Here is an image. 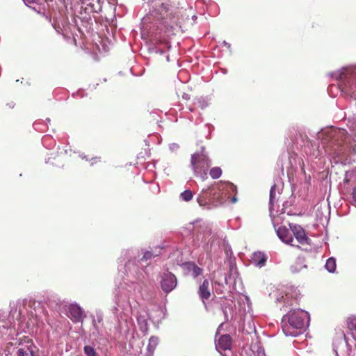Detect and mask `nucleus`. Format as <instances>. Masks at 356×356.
I'll return each instance as SVG.
<instances>
[{
  "label": "nucleus",
  "mask_w": 356,
  "mask_h": 356,
  "mask_svg": "<svg viewBox=\"0 0 356 356\" xmlns=\"http://www.w3.org/2000/svg\"><path fill=\"white\" fill-rule=\"evenodd\" d=\"M177 286V278L171 273H164L161 277V286L165 293L172 291Z\"/></svg>",
  "instance_id": "nucleus-14"
},
{
  "label": "nucleus",
  "mask_w": 356,
  "mask_h": 356,
  "mask_svg": "<svg viewBox=\"0 0 356 356\" xmlns=\"http://www.w3.org/2000/svg\"><path fill=\"white\" fill-rule=\"evenodd\" d=\"M156 52L158 53V54H163L164 51L163 50H161V49H157L156 51Z\"/></svg>",
  "instance_id": "nucleus-41"
},
{
  "label": "nucleus",
  "mask_w": 356,
  "mask_h": 356,
  "mask_svg": "<svg viewBox=\"0 0 356 356\" xmlns=\"http://www.w3.org/2000/svg\"><path fill=\"white\" fill-rule=\"evenodd\" d=\"M291 270L292 273H295L299 272L300 270V268H297L296 266H291Z\"/></svg>",
  "instance_id": "nucleus-35"
},
{
  "label": "nucleus",
  "mask_w": 356,
  "mask_h": 356,
  "mask_svg": "<svg viewBox=\"0 0 356 356\" xmlns=\"http://www.w3.org/2000/svg\"><path fill=\"white\" fill-rule=\"evenodd\" d=\"M352 196L354 203L356 204V186L353 189Z\"/></svg>",
  "instance_id": "nucleus-34"
},
{
  "label": "nucleus",
  "mask_w": 356,
  "mask_h": 356,
  "mask_svg": "<svg viewBox=\"0 0 356 356\" xmlns=\"http://www.w3.org/2000/svg\"><path fill=\"white\" fill-rule=\"evenodd\" d=\"M194 230L197 232V239L201 241L204 246L212 244L211 227L209 224L202 222L201 220H197L192 222Z\"/></svg>",
  "instance_id": "nucleus-8"
},
{
  "label": "nucleus",
  "mask_w": 356,
  "mask_h": 356,
  "mask_svg": "<svg viewBox=\"0 0 356 356\" xmlns=\"http://www.w3.org/2000/svg\"><path fill=\"white\" fill-rule=\"evenodd\" d=\"M232 193H236V186L231 182L220 181L203 188L197 197V202L202 208L211 209L222 204Z\"/></svg>",
  "instance_id": "nucleus-2"
},
{
  "label": "nucleus",
  "mask_w": 356,
  "mask_h": 356,
  "mask_svg": "<svg viewBox=\"0 0 356 356\" xmlns=\"http://www.w3.org/2000/svg\"><path fill=\"white\" fill-rule=\"evenodd\" d=\"M137 321H138V323L139 327H140V330L145 334H146L147 333V331H148V325H147V320L145 318L144 316H139L138 317V318H137Z\"/></svg>",
  "instance_id": "nucleus-26"
},
{
  "label": "nucleus",
  "mask_w": 356,
  "mask_h": 356,
  "mask_svg": "<svg viewBox=\"0 0 356 356\" xmlns=\"http://www.w3.org/2000/svg\"><path fill=\"white\" fill-rule=\"evenodd\" d=\"M275 184L273 185L270 190V197H269V211L270 217H273L272 212L273 210V206L275 199Z\"/></svg>",
  "instance_id": "nucleus-24"
},
{
  "label": "nucleus",
  "mask_w": 356,
  "mask_h": 356,
  "mask_svg": "<svg viewBox=\"0 0 356 356\" xmlns=\"http://www.w3.org/2000/svg\"><path fill=\"white\" fill-rule=\"evenodd\" d=\"M29 326H30V324H29V322H27V323H26V325H25V326H23V325H20V327H21V328H20V329H21V331L24 332V331H25V328H26V327H29Z\"/></svg>",
  "instance_id": "nucleus-36"
},
{
  "label": "nucleus",
  "mask_w": 356,
  "mask_h": 356,
  "mask_svg": "<svg viewBox=\"0 0 356 356\" xmlns=\"http://www.w3.org/2000/svg\"><path fill=\"white\" fill-rule=\"evenodd\" d=\"M201 107L203 108H204V107H205V105H204V104H202V105L201 106Z\"/></svg>",
  "instance_id": "nucleus-45"
},
{
  "label": "nucleus",
  "mask_w": 356,
  "mask_h": 356,
  "mask_svg": "<svg viewBox=\"0 0 356 356\" xmlns=\"http://www.w3.org/2000/svg\"><path fill=\"white\" fill-rule=\"evenodd\" d=\"M0 334L6 336L7 339H13L18 334L14 325V316L11 314H0Z\"/></svg>",
  "instance_id": "nucleus-9"
},
{
  "label": "nucleus",
  "mask_w": 356,
  "mask_h": 356,
  "mask_svg": "<svg viewBox=\"0 0 356 356\" xmlns=\"http://www.w3.org/2000/svg\"><path fill=\"white\" fill-rule=\"evenodd\" d=\"M276 233L280 239L284 243L295 246L292 243L293 241V238L291 231L288 229L286 227H280L277 229H276Z\"/></svg>",
  "instance_id": "nucleus-17"
},
{
  "label": "nucleus",
  "mask_w": 356,
  "mask_h": 356,
  "mask_svg": "<svg viewBox=\"0 0 356 356\" xmlns=\"http://www.w3.org/2000/svg\"><path fill=\"white\" fill-rule=\"evenodd\" d=\"M169 148L171 152H177L179 148V145L177 143H171L169 145Z\"/></svg>",
  "instance_id": "nucleus-32"
},
{
  "label": "nucleus",
  "mask_w": 356,
  "mask_h": 356,
  "mask_svg": "<svg viewBox=\"0 0 356 356\" xmlns=\"http://www.w3.org/2000/svg\"><path fill=\"white\" fill-rule=\"evenodd\" d=\"M223 44H224L225 46L227 47L228 48L231 47L230 44L227 43L226 41H224Z\"/></svg>",
  "instance_id": "nucleus-39"
},
{
  "label": "nucleus",
  "mask_w": 356,
  "mask_h": 356,
  "mask_svg": "<svg viewBox=\"0 0 356 356\" xmlns=\"http://www.w3.org/2000/svg\"><path fill=\"white\" fill-rule=\"evenodd\" d=\"M290 229L293 235L296 238L297 241L301 245L309 243V238L307 236L306 233L303 228L296 224H290Z\"/></svg>",
  "instance_id": "nucleus-16"
},
{
  "label": "nucleus",
  "mask_w": 356,
  "mask_h": 356,
  "mask_svg": "<svg viewBox=\"0 0 356 356\" xmlns=\"http://www.w3.org/2000/svg\"><path fill=\"white\" fill-rule=\"evenodd\" d=\"M166 60H167V61H170L169 56H166Z\"/></svg>",
  "instance_id": "nucleus-42"
},
{
  "label": "nucleus",
  "mask_w": 356,
  "mask_h": 356,
  "mask_svg": "<svg viewBox=\"0 0 356 356\" xmlns=\"http://www.w3.org/2000/svg\"><path fill=\"white\" fill-rule=\"evenodd\" d=\"M13 353L14 356H36V347L31 340L26 337L17 342Z\"/></svg>",
  "instance_id": "nucleus-10"
},
{
  "label": "nucleus",
  "mask_w": 356,
  "mask_h": 356,
  "mask_svg": "<svg viewBox=\"0 0 356 356\" xmlns=\"http://www.w3.org/2000/svg\"><path fill=\"white\" fill-rule=\"evenodd\" d=\"M81 157H82V159H86V160L88 159L86 158V156H81Z\"/></svg>",
  "instance_id": "nucleus-44"
},
{
  "label": "nucleus",
  "mask_w": 356,
  "mask_h": 356,
  "mask_svg": "<svg viewBox=\"0 0 356 356\" xmlns=\"http://www.w3.org/2000/svg\"><path fill=\"white\" fill-rule=\"evenodd\" d=\"M267 261V257L261 252H254L252 257V264L258 268L264 267Z\"/></svg>",
  "instance_id": "nucleus-21"
},
{
  "label": "nucleus",
  "mask_w": 356,
  "mask_h": 356,
  "mask_svg": "<svg viewBox=\"0 0 356 356\" xmlns=\"http://www.w3.org/2000/svg\"><path fill=\"white\" fill-rule=\"evenodd\" d=\"M298 293L293 287L286 288L280 292H277L275 302L282 303L283 307L292 305L293 302L298 299Z\"/></svg>",
  "instance_id": "nucleus-11"
},
{
  "label": "nucleus",
  "mask_w": 356,
  "mask_h": 356,
  "mask_svg": "<svg viewBox=\"0 0 356 356\" xmlns=\"http://www.w3.org/2000/svg\"><path fill=\"white\" fill-rule=\"evenodd\" d=\"M122 297L118 298L116 301V306L113 308V313L118 316V314L129 312L131 309V305L129 299L122 300Z\"/></svg>",
  "instance_id": "nucleus-19"
},
{
  "label": "nucleus",
  "mask_w": 356,
  "mask_h": 356,
  "mask_svg": "<svg viewBox=\"0 0 356 356\" xmlns=\"http://www.w3.org/2000/svg\"><path fill=\"white\" fill-rule=\"evenodd\" d=\"M237 202V198L235 195H234L232 199H231V202L232 203H236Z\"/></svg>",
  "instance_id": "nucleus-38"
},
{
  "label": "nucleus",
  "mask_w": 356,
  "mask_h": 356,
  "mask_svg": "<svg viewBox=\"0 0 356 356\" xmlns=\"http://www.w3.org/2000/svg\"><path fill=\"white\" fill-rule=\"evenodd\" d=\"M254 356H266L264 348L257 346V351L254 352Z\"/></svg>",
  "instance_id": "nucleus-31"
},
{
  "label": "nucleus",
  "mask_w": 356,
  "mask_h": 356,
  "mask_svg": "<svg viewBox=\"0 0 356 356\" xmlns=\"http://www.w3.org/2000/svg\"><path fill=\"white\" fill-rule=\"evenodd\" d=\"M232 339L229 334L221 335L218 339H216V348L217 351L223 356H229L222 352L231 350Z\"/></svg>",
  "instance_id": "nucleus-15"
},
{
  "label": "nucleus",
  "mask_w": 356,
  "mask_h": 356,
  "mask_svg": "<svg viewBox=\"0 0 356 356\" xmlns=\"http://www.w3.org/2000/svg\"><path fill=\"white\" fill-rule=\"evenodd\" d=\"M66 315L74 322L79 323L83 319V310L77 303H71L64 306Z\"/></svg>",
  "instance_id": "nucleus-12"
},
{
  "label": "nucleus",
  "mask_w": 356,
  "mask_h": 356,
  "mask_svg": "<svg viewBox=\"0 0 356 356\" xmlns=\"http://www.w3.org/2000/svg\"><path fill=\"white\" fill-rule=\"evenodd\" d=\"M302 268H307V266L306 265H304L302 266Z\"/></svg>",
  "instance_id": "nucleus-46"
},
{
  "label": "nucleus",
  "mask_w": 356,
  "mask_h": 356,
  "mask_svg": "<svg viewBox=\"0 0 356 356\" xmlns=\"http://www.w3.org/2000/svg\"><path fill=\"white\" fill-rule=\"evenodd\" d=\"M182 97H183V99H184L186 100H188V99H190V95H188L187 93H184L182 95Z\"/></svg>",
  "instance_id": "nucleus-37"
},
{
  "label": "nucleus",
  "mask_w": 356,
  "mask_h": 356,
  "mask_svg": "<svg viewBox=\"0 0 356 356\" xmlns=\"http://www.w3.org/2000/svg\"><path fill=\"white\" fill-rule=\"evenodd\" d=\"M309 322L310 316L307 311L291 309L282 317V331L286 336L296 337L309 326Z\"/></svg>",
  "instance_id": "nucleus-4"
},
{
  "label": "nucleus",
  "mask_w": 356,
  "mask_h": 356,
  "mask_svg": "<svg viewBox=\"0 0 356 356\" xmlns=\"http://www.w3.org/2000/svg\"><path fill=\"white\" fill-rule=\"evenodd\" d=\"M92 328L90 334L97 337L102 334L103 331V314L101 311H97L95 316H91Z\"/></svg>",
  "instance_id": "nucleus-13"
},
{
  "label": "nucleus",
  "mask_w": 356,
  "mask_h": 356,
  "mask_svg": "<svg viewBox=\"0 0 356 356\" xmlns=\"http://www.w3.org/2000/svg\"><path fill=\"white\" fill-rule=\"evenodd\" d=\"M325 269L330 273H333L336 270V259L334 257H330L327 259L325 265Z\"/></svg>",
  "instance_id": "nucleus-25"
},
{
  "label": "nucleus",
  "mask_w": 356,
  "mask_h": 356,
  "mask_svg": "<svg viewBox=\"0 0 356 356\" xmlns=\"http://www.w3.org/2000/svg\"><path fill=\"white\" fill-rule=\"evenodd\" d=\"M193 194L191 190H186L181 193L180 199L185 202H188L193 199Z\"/></svg>",
  "instance_id": "nucleus-27"
},
{
  "label": "nucleus",
  "mask_w": 356,
  "mask_h": 356,
  "mask_svg": "<svg viewBox=\"0 0 356 356\" xmlns=\"http://www.w3.org/2000/svg\"><path fill=\"white\" fill-rule=\"evenodd\" d=\"M348 327L351 330H356V316H350L347 320Z\"/></svg>",
  "instance_id": "nucleus-30"
},
{
  "label": "nucleus",
  "mask_w": 356,
  "mask_h": 356,
  "mask_svg": "<svg viewBox=\"0 0 356 356\" xmlns=\"http://www.w3.org/2000/svg\"><path fill=\"white\" fill-rule=\"evenodd\" d=\"M211 165V160L205 152L204 147H201L200 152L191 155L190 166L194 175L200 177L202 181L207 179V171Z\"/></svg>",
  "instance_id": "nucleus-7"
},
{
  "label": "nucleus",
  "mask_w": 356,
  "mask_h": 356,
  "mask_svg": "<svg viewBox=\"0 0 356 356\" xmlns=\"http://www.w3.org/2000/svg\"><path fill=\"white\" fill-rule=\"evenodd\" d=\"M209 175L210 176L216 179H218L219 178L221 175H222V170L220 167H214V168H212L211 170H210V172H209Z\"/></svg>",
  "instance_id": "nucleus-28"
},
{
  "label": "nucleus",
  "mask_w": 356,
  "mask_h": 356,
  "mask_svg": "<svg viewBox=\"0 0 356 356\" xmlns=\"http://www.w3.org/2000/svg\"><path fill=\"white\" fill-rule=\"evenodd\" d=\"M188 109H189V111H190L191 112H193V108H191V107H190Z\"/></svg>",
  "instance_id": "nucleus-43"
},
{
  "label": "nucleus",
  "mask_w": 356,
  "mask_h": 356,
  "mask_svg": "<svg viewBox=\"0 0 356 356\" xmlns=\"http://www.w3.org/2000/svg\"><path fill=\"white\" fill-rule=\"evenodd\" d=\"M348 126L350 134H348L345 129L336 128H332L326 132L327 138H330V143H327V148L330 147L333 153L337 156L341 153V149L339 148L341 145L355 150L353 143H356V120L349 121Z\"/></svg>",
  "instance_id": "nucleus-3"
},
{
  "label": "nucleus",
  "mask_w": 356,
  "mask_h": 356,
  "mask_svg": "<svg viewBox=\"0 0 356 356\" xmlns=\"http://www.w3.org/2000/svg\"><path fill=\"white\" fill-rule=\"evenodd\" d=\"M198 294L203 302H204V300L209 298L211 293L209 290V282L208 280L205 279L200 285Z\"/></svg>",
  "instance_id": "nucleus-22"
},
{
  "label": "nucleus",
  "mask_w": 356,
  "mask_h": 356,
  "mask_svg": "<svg viewBox=\"0 0 356 356\" xmlns=\"http://www.w3.org/2000/svg\"><path fill=\"white\" fill-rule=\"evenodd\" d=\"M23 1L27 6L34 8L32 6L36 3L37 0H23Z\"/></svg>",
  "instance_id": "nucleus-33"
},
{
  "label": "nucleus",
  "mask_w": 356,
  "mask_h": 356,
  "mask_svg": "<svg viewBox=\"0 0 356 356\" xmlns=\"http://www.w3.org/2000/svg\"><path fill=\"white\" fill-rule=\"evenodd\" d=\"M83 350L86 356H98L96 350L91 346H85Z\"/></svg>",
  "instance_id": "nucleus-29"
},
{
  "label": "nucleus",
  "mask_w": 356,
  "mask_h": 356,
  "mask_svg": "<svg viewBox=\"0 0 356 356\" xmlns=\"http://www.w3.org/2000/svg\"><path fill=\"white\" fill-rule=\"evenodd\" d=\"M157 255L152 251H145L143 252V256L140 258V255L138 252H136L132 250L122 252L123 260L128 259L124 265L127 276L125 285L130 297L136 298L141 295L144 282L149 277L147 270L149 266L147 261Z\"/></svg>",
  "instance_id": "nucleus-1"
},
{
  "label": "nucleus",
  "mask_w": 356,
  "mask_h": 356,
  "mask_svg": "<svg viewBox=\"0 0 356 356\" xmlns=\"http://www.w3.org/2000/svg\"><path fill=\"white\" fill-rule=\"evenodd\" d=\"M48 139H49V138L48 136H46L44 138H42V143H44L46 142V140H47Z\"/></svg>",
  "instance_id": "nucleus-40"
},
{
  "label": "nucleus",
  "mask_w": 356,
  "mask_h": 356,
  "mask_svg": "<svg viewBox=\"0 0 356 356\" xmlns=\"http://www.w3.org/2000/svg\"><path fill=\"white\" fill-rule=\"evenodd\" d=\"M341 349L337 348L335 346L334 347V350L337 356H356L355 350L351 348V347L348 345L345 337L344 341H341Z\"/></svg>",
  "instance_id": "nucleus-18"
},
{
  "label": "nucleus",
  "mask_w": 356,
  "mask_h": 356,
  "mask_svg": "<svg viewBox=\"0 0 356 356\" xmlns=\"http://www.w3.org/2000/svg\"><path fill=\"white\" fill-rule=\"evenodd\" d=\"M184 267L187 273L191 274L194 279H196L203 273V269L197 266L194 262H186L184 264Z\"/></svg>",
  "instance_id": "nucleus-20"
},
{
  "label": "nucleus",
  "mask_w": 356,
  "mask_h": 356,
  "mask_svg": "<svg viewBox=\"0 0 356 356\" xmlns=\"http://www.w3.org/2000/svg\"><path fill=\"white\" fill-rule=\"evenodd\" d=\"M159 338L155 336H152L149 339V343L147 347V353L145 356H153L155 348L159 343Z\"/></svg>",
  "instance_id": "nucleus-23"
},
{
  "label": "nucleus",
  "mask_w": 356,
  "mask_h": 356,
  "mask_svg": "<svg viewBox=\"0 0 356 356\" xmlns=\"http://www.w3.org/2000/svg\"><path fill=\"white\" fill-rule=\"evenodd\" d=\"M149 2H151V7L143 19L145 24H154L159 27V25L168 24V21L174 18L168 3L161 2L160 0H149Z\"/></svg>",
  "instance_id": "nucleus-6"
},
{
  "label": "nucleus",
  "mask_w": 356,
  "mask_h": 356,
  "mask_svg": "<svg viewBox=\"0 0 356 356\" xmlns=\"http://www.w3.org/2000/svg\"><path fill=\"white\" fill-rule=\"evenodd\" d=\"M330 76L339 83L338 86L330 85L329 90L336 89L356 99V66L343 67L330 73Z\"/></svg>",
  "instance_id": "nucleus-5"
}]
</instances>
